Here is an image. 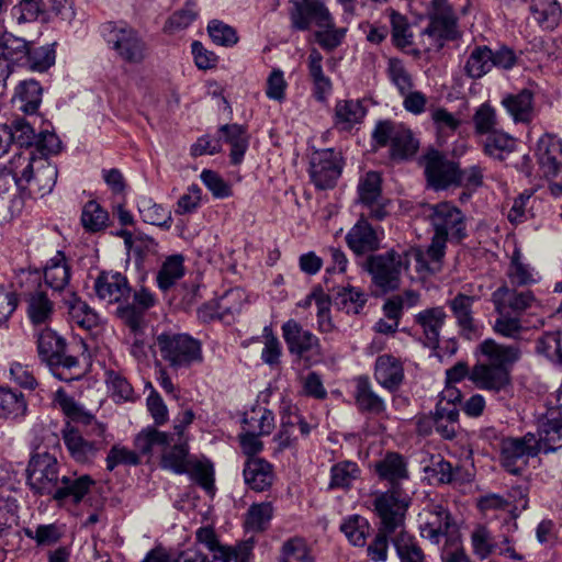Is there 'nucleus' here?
Here are the masks:
<instances>
[{
	"label": "nucleus",
	"mask_w": 562,
	"mask_h": 562,
	"mask_svg": "<svg viewBox=\"0 0 562 562\" xmlns=\"http://www.w3.org/2000/svg\"><path fill=\"white\" fill-rule=\"evenodd\" d=\"M497 317L493 325L494 331L505 338L519 339L527 327L524 325L521 316L506 313L505 311H495Z\"/></svg>",
	"instance_id": "obj_52"
},
{
	"label": "nucleus",
	"mask_w": 562,
	"mask_h": 562,
	"mask_svg": "<svg viewBox=\"0 0 562 562\" xmlns=\"http://www.w3.org/2000/svg\"><path fill=\"white\" fill-rule=\"evenodd\" d=\"M138 211L145 223L159 226L164 229L171 227V212L162 205L153 202L150 199H144L138 205Z\"/></svg>",
	"instance_id": "obj_53"
},
{
	"label": "nucleus",
	"mask_w": 562,
	"mask_h": 562,
	"mask_svg": "<svg viewBox=\"0 0 562 562\" xmlns=\"http://www.w3.org/2000/svg\"><path fill=\"white\" fill-rule=\"evenodd\" d=\"M183 261V256L172 255L162 262L156 277L157 285L161 291H168L184 276Z\"/></svg>",
	"instance_id": "obj_48"
},
{
	"label": "nucleus",
	"mask_w": 562,
	"mask_h": 562,
	"mask_svg": "<svg viewBox=\"0 0 562 562\" xmlns=\"http://www.w3.org/2000/svg\"><path fill=\"white\" fill-rule=\"evenodd\" d=\"M246 484L256 492H263L272 485V465L261 458H249L244 468Z\"/></svg>",
	"instance_id": "obj_34"
},
{
	"label": "nucleus",
	"mask_w": 562,
	"mask_h": 562,
	"mask_svg": "<svg viewBox=\"0 0 562 562\" xmlns=\"http://www.w3.org/2000/svg\"><path fill=\"white\" fill-rule=\"evenodd\" d=\"M157 303V299L146 288L133 293V302L116 306V316L128 327L134 335L142 334L145 326V313Z\"/></svg>",
	"instance_id": "obj_19"
},
{
	"label": "nucleus",
	"mask_w": 562,
	"mask_h": 562,
	"mask_svg": "<svg viewBox=\"0 0 562 562\" xmlns=\"http://www.w3.org/2000/svg\"><path fill=\"white\" fill-rule=\"evenodd\" d=\"M95 296L106 305H124L132 295L127 278L116 271H101L93 282Z\"/></svg>",
	"instance_id": "obj_18"
},
{
	"label": "nucleus",
	"mask_w": 562,
	"mask_h": 562,
	"mask_svg": "<svg viewBox=\"0 0 562 562\" xmlns=\"http://www.w3.org/2000/svg\"><path fill=\"white\" fill-rule=\"evenodd\" d=\"M447 239L434 235L430 245L426 250L417 247L405 248L409 261L414 259L417 263V271L435 273L440 270L442 258L446 254Z\"/></svg>",
	"instance_id": "obj_27"
},
{
	"label": "nucleus",
	"mask_w": 562,
	"mask_h": 562,
	"mask_svg": "<svg viewBox=\"0 0 562 562\" xmlns=\"http://www.w3.org/2000/svg\"><path fill=\"white\" fill-rule=\"evenodd\" d=\"M427 14L429 23L422 33L430 41L426 50L440 49L446 42L460 37L459 19L449 0H431Z\"/></svg>",
	"instance_id": "obj_5"
},
{
	"label": "nucleus",
	"mask_w": 562,
	"mask_h": 562,
	"mask_svg": "<svg viewBox=\"0 0 562 562\" xmlns=\"http://www.w3.org/2000/svg\"><path fill=\"white\" fill-rule=\"evenodd\" d=\"M327 25H321L314 33L315 41L317 44L327 52H333L341 45L347 29L337 27L333 15H330V22H325Z\"/></svg>",
	"instance_id": "obj_56"
},
{
	"label": "nucleus",
	"mask_w": 562,
	"mask_h": 562,
	"mask_svg": "<svg viewBox=\"0 0 562 562\" xmlns=\"http://www.w3.org/2000/svg\"><path fill=\"white\" fill-rule=\"evenodd\" d=\"M282 562H314L310 550L302 539L294 538L282 547Z\"/></svg>",
	"instance_id": "obj_64"
},
{
	"label": "nucleus",
	"mask_w": 562,
	"mask_h": 562,
	"mask_svg": "<svg viewBox=\"0 0 562 562\" xmlns=\"http://www.w3.org/2000/svg\"><path fill=\"white\" fill-rule=\"evenodd\" d=\"M409 263L406 249L401 252L391 249L385 254L370 256L367 260L368 271L374 283L383 289H395L401 273L408 269Z\"/></svg>",
	"instance_id": "obj_12"
},
{
	"label": "nucleus",
	"mask_w": 562,
	"mask_h": 562,
	"mask_svg": "<svg viewBox=\"0 0 562 562\" xmlns=\"http://www.w3.org/2000/svg\"><path fill=\"white\" fill-rule=\"evenodd\" d=\"M26 409V401L21 392L0 386V418H22L25 416Z\"/></svg>",
	"instance_id": "obj_47"
},
{
	"label": "nucleus",
	"mask_w": 562,
	"mask_h": 562,
	"mask_svg": "<svg viewBox=\"0 0 562 562\" xmlns=\"http://www.w3.org/2000/svg\"><path fill=\"white\" fill-rule=\"evenodd\" d=\"M470 380L481 390L498 393L510 385L509 370L477 362L470 371Z\"/></svg>",
	"instance_id": "obj_24"
},
{
	"label": "nucleus",
	"mask_w": 562,
	"mask_h": 562,
	"mask_svg": "<svg viewBox=\"0 0 562 562\" xmlns=\"http://www.w3.org/2000/svg\"><path fill=\"white\" fill-rule=\"evenodd\" d=\"M530 11L543 30H554L561 20L562 9L557 0H531Z\"/></svg>",
	"instance_id": "obj_42"
},
{
	"label": "nucleus",
	"mask_w": 562,
	"mask_h": 562,
	"mask_svg": "<svg viewBox=\"0 0 562 562\" xmlns=\"http://www.w3.org/2000/svg\"><path fill=\"white\" fill-rule=\"evenodd\" d=\"M364 115L366 110L359 100H339L335 105L334 125L340 131H350Z\"/></svg>",
	"instance_id": "obj_39"
},
{
	"label": "nucleus",
	"mask_w": 562,
	"mask_h": 562,
	"mask_svg": "<svg viewBox=\"0 0 562 562\" xmlns=\"http://www.w3.org/2000/svg\"><path fill=\"white\" fill-rule=\"evenodd\" d=\"M104 428L98 426L94 428V434L83 432L78 428L67 424L63 430L64 442L70 456L80 463H86L92 460L97 452L102 449V436Z\"/></svg>",
	"instance_id": "obj_15"
},
{
	"label": "nucleus",
	"mask_w": 562,
	"mask_h": 562,
	"mask_svg": "<svg viewBox=\"0 0 562 562\" xmlns=\"http://www.w3.org/2000/svg\"><path fill=\"white\" fill-rule=\"evenodd\" d=\"M8 169L16 186L38 196L53 191L58 176L57 167L45 157H36L33 150L14 155Z\"/></svg>",
	"instance_id": "obj_3"
},
{
	"label": "nucleus",
	"mask_w": 562,
	"mask_h": 562,
	"mask_svg": "<svg viewBox=\"0 0 562 562\" xmlns=\"http://www.w3.org/2000/svg\"><path fill=\"white\" fill-rule=\"evenodd\" d=\"M420 516L423 522L419 529L424 539L434 544L445 541L443 548L460 542L459 526L446 507L440 504H431Z\"/></svg>",
	"instance_id": "obj_8"
},
{
	"label": "nucleus",
	"mask_w": 562,
	"mask_h": 562,
	"mask_svg": "<svg viewBox=\"0 0 562 562\" xmlns=\"http://www.w3.org/2000/svg\"><path fill=\"white\" fill-rule=\"evenodd\" d=\"M386 75L401 95L414 89L413 76L401 59L394 57L389 59Z\"/></svg>",
	"instance_id": "obj_57"
},
{
	"label": "nucleus",
	"mask_w": 562,
	"mask_h": 562,
	"mask_svg": "<svg viewBox=\"0 0 562 562\" xmlns=\"http://www.w3.org/2000/svg\"><path fill=\"white\" fill-rule=\"evenodd\" d=\"M491 301L495 311H505L518 316H521L522 313L537 303L530 290L518 291L507 285L496 289L491 295Z\"/></svg>",
	"instance_id": "obj_23"
},
{
	"label": "nucleus",
	"mask_w": 562,
	"mask_h": 562,
	"mask_svg": "<svg viewBox=\"0 0 562 562\" xmlns=\"http://www.w3.org/2000/svg\"><path fill=\"white\" fill-rule=\"evenodd\" d=\"M108 45L126 63L138 64L146 56V44L138 33L125 25L108 22L102 26Z\"/></svg>",
	"instance_id": "obj_11"
},
{
	"label": "nucleus",
	"mask_w": 562,
	"mask_h": 562,
	"mask_svg": "<svg viewBox=\"0 0 562 562\" xmlns=\"http://www.w3.org/2000/svg\"><path fill=\"white\" fill-rule=\"evenodd\" d=\"M536 158L541 176L549 182V192L562 194V139L544 133L537 142Z\"/></svg>",
	"instance_id": "obj_7"
},
{
	"label": "nucleus",
	"mask_w": 562,
	"mask_h": 562,
	"mask_svg": "<svg viewBox=\"0 0 562 562\" xmlns=\"http://www.w3.org/2000/svg\"><path fill=\"white\" fill-rule=\"evenodd\" d=\"M482 137L483 153L490 158L504 160L508 154L515 150L516 139L504 131L496 130Z\"/></svg>",
	"instance_id": "obj_38"
},
{
	"label": "nucleus",
	"mask_w": 562,
	"mask_h": 562,
	"mask_svg": "<svg viewBox=\"0 0 562 562\" xmlns=\"http://www.w3.org/2000/svg\"><path fill=\"white\" fill-rule=\"evenodd\" d=\"M474 301L475 296L459 293L449 302V307L457 319V324L467 338L476 333V325L472 316Z\"/></svg>",
	"instance_id": "obj_37"
},
{
	"label": "nucleus",
	"mask_w": 562,
	"mask_h": 562,
	"mask_svg": "<svg viewBox=\"0 0 562 562\" xmlns=\"http://www.w3.org/2000/svg\"><path fill=\"white\" fill-rule=\"evenodd\" d=\"M42 87L35 80L22 81L16 88L13 97L14 105L26 114H33L42 102Z\"/></svg>",
	"instance_id": "obj_40"
},
{
	"label": "nucleus",
	"mask_w": 562,
	"mask_h": 562,
	"mask_svg": "<svg viewBox=\"0 0 562 562\" xmlns=\"http://www.w3.org/2000/svg\"><path fill=\"white\" fill-rule=\"evenodd\" d=\"M374 468L379 477L389 481L392 485L408 477L406 461L397 452H387Z\"/></svg>",
	"instance_id": "obj_41"
},
{
	"label": "nucleus",
	"mask_w": 562,
	"mask_h": 562,
	"mask_svg": "<svg viewBox=\"0 0 562 562\" xmlns=\"http://www.w3.org/2000/svg\"><path fill=\"white\" fill-rule=\"evenodd\" d=\"M34 337L36 339V349L40 360L48 366L59 379L70 380L71 378H63L55 372L59 368L70 370L77 368L79 364L76 357L67 355L65 338L49 327L36 329Z\"/></svg>",
	"instance_id": "obj_9"
},
{
	"label": "nucleus",
	"mask_w": 562,
	"mask_h": 562,
	"mask_svg": "<svg viewBox=\"0 0 562 562\" xmlns=\"http://www.w3.org/2000/svg\"><path fill=\"white\" fill-rule=\"evenodd\" d=\"M27 317L34 326L47 327L54 314V302L43 288L31 291L26 297Z\"/></svg>",
	"instance_id": "obj_33"
},
{
	"label": "nucleus",
	"mask_w": 562,
	"mask_h": 562,
	"mask_svg": "<svg viewBox=\"0 0 562 562\" xmlns=\"http://www.w3.org/2000/svg\"><path fill=\"white\" fill-rule=\"evenodd\" d=\"M493 68L492 49L488 46H475L464 64V72L471 79H480Z\"/></svg>",
	"instance_id": "obj_46"
},
{
	"label": "nucleus",
	"mask_w": 562,
	"mask_h": 562,
	"mask_svg": "<svg viewBox=\"0 0 562 562\" xmlns=\"http://www.w3.org/2000/svg\"><path fill=\"white\" fill-rule=\"evenodd\" d=\"M507 277L514 285H528L537 281L535 270L528 263L522 261V255L519 249H515L507 270Z\"/></svg>",
	"instance_id": "obj_55"
},
{
	"label": "nucleus",
	"mask_w": 562,
	"mask_h": 562,
	"mask_svg": "<svg viewBox=\"0 0 562 562\" xmlns=\"http://www.w3.org/2000/svg\"><path fill=\"white\" fill-rule=\"evenodd\" d=\"M134 443L143 454L158 449L161 452L160 465L164 469L178 474L186 470L187 457L190 453L186 424H176L170 430L148 426L135 437Z\"/></svg>",
	"instance_id": "obj_1"
},
{
	"label": "nucleus",
	"mask_w": 562,
	"mask_h": 562,
	"mask_svg": "<svg viewBox=\"0 0 562 562\" xmlns=\"http://www.w3.org/2000/svg\"><path fill=\"white\" fill-rule=\"evenodd\" d=\"M341 173V157L334 149L313 153L310 161V177L317 189L333 188Z\"/></svg>",
	"instance_id": "obj_16"
},
{
	"label": "nucleus",
	"mask_w": 562,
	"mask_h": 562,
	"mask_svg": "<svg viewBox=\"0 0 562 562\" xmlns=\"http://www.w3.org/2000/svg\"><path fill=\"white\" fill-rule=\"evenodd\" d=\"M94 483L95 482L88 474L80 476L63 475L58 483L57 491L52 498L60 506L78 505L90 492Z\"/></svg>",
	"instance_id": "obj_25"
},
{
	"label": "nucleus",
	"mask_w": 562,
	"mask_h": 562,
	"mask_svg": "<svg viewBox=\"0 0 562 562\" xmlns=\"http://www.w3.org/2000/svg\"><path fill=\"white\" fill-rule=\"evenodd\" d=\"M273 514L269 502L252 504L247 510L244 526L247 531L261 532L267 529Z\"/></svg>",
	"instance_id": "obj_54"
},
{
	"label": "nucleus",
	"mask_w": 562,
	"mask_h": 562,
	"mask_svg": "<svg viewBox=\"0 0 562 562\" xmlns=\"http://www.w3.org/2000/svg\"><path fill=\"white\" fill-rule=\"evenodd\" d=\"M479 350L485 358L486 364L503 367L510 371L512 366L520 359L521 351L516 345H502L493 339H485L479 345Z\"/></svg>",
	"instance_id": "obj_30"
},
{
	"label": "nucleus",
	"mask_w": 562,
	"mask_h": 562,
	"mask_svg": "<svg viewBox=\"0 0 562 562\" xmlns=\"http://www.w3.org/2000/svg\"><path fill=\"white\" fill-rule=\"evenodd\" d=\"M446 318L447 314L441 306L426 308L415 315V324L422 329L426 347L430 349L438 347Z\"/></svg>",
	"instance_id": "obj_29"
},
{
	"label": "nucleus",
	"mask_w": 562,
	"mask_h": 562,
	"mask_svg": "<svg viewBox=\"0 0 562 562\" xmlns=\"http://www.w3.org/2000/svg\"><path fill=\"white\" fill-rule=\"evenodd\" d=\"M372 137L381 147L390 144L393 158H408L418 148V142L414 138L411 130L391 121L379 122L372 132Z\"/></svg>",
	"instance_id": "obj_13"
},
{
	"label": "nucleus",
	"mask_w": 562,
	"mask_h": 562,
	"mask_svg": "<svg viewBox=\"0 0 562 562\" xmlns=\"http://www.w3.org/2000/svg\"><path fill=\"white\" fill-rule=\"evenodd\" d=\"M254 548V541L248 540L236 547H224L212 552V560L205 555V562H248Z\"/></svg>",
	"instance_id": "obj_60"
},
{
	"label": "nucleus",
	"mask_w": 562,
	"mask_h": 562,
	"mask_svg": "<svg viewBox=\"0 0 562 562\" xmlns=\"http://www.w3.org/2000/svg\"><path fill=\"white\" fill-rule=\"evenodd\" d=\"M291 3L289 18L294 31H308L313 25L318 29L330 22L331 13L322 0H291Z\"/></svg>",
	"instance_id": "obj_17"
},
{
	"label": "nucleus",
	"mask_w": 562,
	"mask_h": 562,
	"mask_svg": "<svg viewBox=\"0 0 562 562\" xmlns=\"http://www.w3.org/2000/svg\"><path fill=\"white\" fill-rule=\"evenodd\" d=\"M56 458L49 453L33 456L27 467V482L40 494L53 497L61 480Z\"/></svg>",
	"instance_id": "obj_14"
},
{
	"label": "nucleus",
	"mask_w": 562,
	"mask_h": 562,
	"mask_svg": "<svg viewBox=\"0 0 562 562\" xmlns=\"http://www.w3.org/2000/svg\"><path fill=\"white\" fill-rule=\"evenodd\" d=\"M222 138L231 146L229 158L233 165H239L249 146L247 128L239 124H224L218 128Z\"/></svg>",
	"instance_id": "obj_35"
},
{
	"label": "nucleus",
	"mask_w": 562,
	"mask_h": 562,
	"mask_svg": "<svg viewBox=\"0 0 562 562\" xmlns=\"http://www.w3.org/2000/svg\"><path fill=\"white\" fill-rule=\"evenodd\" d=\"M30 42L12 33L4 32L0 37V57L11 64L22 65L27 57Z\"/></svg>",
	"instance_id": "obj_45"
},
{
	"label": "nucleus",
	"mask_w": 562,
	"mask_h": 562,
	"mask_svg": "<svg viewBox=\"0 0 562 562\" xmlns=\"http://www.w3.org/2000/svg\"><path fill=\"white\" fill-rule=\"evenodd\" d=\"M11 15L18 24L35 21L46 22L50 18L40 0H21L12 7Z\"/></svg>",
	"instance_id": "obj_49"
},
{
	"label": "nucleus",
	"mask_w": 562,
	"mask_h": 562,
	"mask_svg": "<svg viewBox=\"0 0 562 562\" xmlns=\"http://www.w3.org/2000/svg\"><path fill=\"white\" fill-rule=\"evenodd\" d=\"M356 402L358 407L373 415H378L384 411L383 400L372 390L370 380L366 375L356 379Z\"/></svg>",
	"instance_id": "obj_43"
},
{
	"label": "nucleus",
	"mask_w": 562,
	"mask_h": 562,
	"mask_svg": "<svg viewBox=\"0 0 562 562\" xmlns=\"http://www.w3.org/2000/svg\"><path fill=\"white\" fill-rule=\"evenodd\" d=\"M425 175L428 184L435 190L446 189L461 181V171L456 162L447 159L438 150L425 156Z\"/></svg>",
	"instance_id": "obj_20"
},
{
	"label": "nucleus",
	"mask_w": 562,
	"mask_h": 562,
	"mask_svg": "<svg viewBox=\"0 0 562 562\" xmlns=\"http://www.w3.org/2000/svg\"><path fill=\"white\" fill-rule=\"evenodd\" d=\"M472 552L480 560H486L496 549L497 543L492 532L482 525H477L471 531Z\"/></svg>",
	"instance_id": "obj_58"
},
{
	"label": "nucleus",
	"mask_w": 562,
	"mask_h": 562,
	"mask_svg": "<svg viewBox=\"0 0 562 562\" xmlns=\"http://www.w3.org/2000/svg\"><path fill=\"white\" fill-rule=\"evenodd\" d=\"M43 277L45 284L54 292L65 293L69 296L71 279V265L63 251H57L45 265Z\"/></svg>",
	"instance_id": "obj_26"
},
{
	"label": "nucleus",
	"mask_w": 562,
	"mask_h": 562,
	"mask_svg": "<svg viewBox=\"0 0 562 562\" xmlns=\"http://www.w3.org/2000/svg\"><path fill=\"white\" fill-rule=\"evenodd\" d=\"M374 379L390 392L396 391L404 380L402 362L392 355L379 356L374 366Z\"/></svg>",
	"instance_id": "obj_31"
},
{
	"label": "nucleus",
	"mask_w": 562,
	"mask_h": 562,
	"mask_svg": "<svg viewBox=\"0 0 562 562\" xmlns=\"http://www.w3.org/2000/svg\"><path fill=\"white\" fill-rule=\"evenodd\" d=\"M282 336L290 353L300 359L308 360L307 353L321 357L319 339L310 330H305L296 321L289 319L282 325Z\"/></svg>",
	"instance_id": "obj_22"
},
{
	"label": "nucleus",
	"mask_w": 562,
	"mask_h": 562,
	"mask_svg": "<svg viewBox=\"0 0 562 562\" xmlns=\"http://www.w3.org/2000/svg\"><path fill=\"white\" fill-rule=\"evenodd\" d=\"M55 45L56 43L34 47L30 43L27 57L23 66L29 67L33 71H46L55 64Z\"/></svg>",
	"instance_id": "obj_50"
},
{
	"label": "nucleus",
	"mask_w": 562,
	"mask_h": 562,
	"mask_svg": "<svg viewBox=\"0 0 562 562\" xmlns=\"http://www.w3.org/2000/svg\"><path fill=\"white\" fill-rule=\"evenodd\" d=\"M390 18L394 45L401 49L412 45L413 33L411 32L407 19L396 11H391Z\"/></svg>",
	"instance_id": "obj_63"
},
{
	"label": "nucleus",
	"mask_w": 562,
	"mask_h": 562,
	"mask_svg": "<svg viewBox=\"0 0 562 562\" xmlns=\"http://www.w3.org/2000/svg\"><path fill=\"white\" fill-rule=\"evenodd\" d=\"M328 290L333 293L335 304L348 314H358L367 302L366 293L352 285H338Z\"/></svg>",
	"instance_id": "obj_44"
},
{
	"label": "nucleus",
	"mask_w": 562,
	"mask_h": 562,
	"mask_svg": "<svg viewBox=\"0 0 562 562\" xmlns=\"http://www.w3.org/2000/svg\"><path fill=\"white\" fill-rule=\"evenodd\" d=\"M501 103L515 123L530 124L537 116L535 95L529 89L507 94Z\"/></svg>",
	"instance_id": "obj_28"
},
{
	"label": "nucleus",
	"mask_w": 562,
	"mask_h": 562,
	"mask_svg": "<svg viewBox=\"0 0 562 562\" xmlns=\"http://www.w3.org/2000/svg\"><path fill=\"white\" fill-rule=\"evenodd\" d=\"M348 247L357 255L374 251L380 246V239L372 226L361 217L346 235Z\"/></svg>",
	"instance_id": "obj_32"
},
{
	"label": "nucleus",
	"mask_w": 562,
	"mask_h": 562,
	"mask_svg": "<svg viewBox=\"0 0 562 562\" xmlns=\"http://www.w3.org/2000/svg\"><path fill=\"white\" fill-rule=\"evenodd\" d=\"M546 428L538 435L528 432L520 438H505L501 445V464L503 468L514 474H521L530 458L538 456L539 452H550L554 450L550 441L555 436L561 438L562 424H546Z\"/></svg>",
	"instance_id": "obj_2"
},
{
	"label": "nucleus",
	"mask_w": 562,
	"mask_h": 562,
	"mask_svg": "<svg viewBox=\"0 0 562 562\" xmlns=\"http://www.w3.org/2000/svg\"><path fill=\"white\" fill-rule=\"evenodd\" d=\"M436 236L447 240L460 241L467 235L465 216L462 211L451 202H439L425 207Z\"/></svg>",
	"instance_id": "obj_10"
},
{
	"label": "nucleus",
	"mask_w": 562,
	"mask_h": 562,
	"mask_svg": "<svg viewBox=\"0 0 562 562\" xmlns=\"http://www.w3.org/2000/svg\"><path fill=\"white\" fill-rule=\"evenodd\" d=\"M380 173L369 171L360 179L358 193L360 203L369 210V216L381 221L387 215L389 200L382 195Z\"/></svg>",
	"instance_id": "obj_21"
},
{
	"label": "nucleus",
	"mask_w": 562,
	"mask_h": 562,
	"mask_svg": "<svg viewBox=\"0 0 562 562\" xmlns=\"http://www.w3.org/2000/svg\"><path fill=\"white\" fill-rule=\"evenodd\" d=\"M108 221V212L98 202L89 201L85 204L81 213V223L87 232L97 233L104 229Z\"/></svg>",
	"instance_id": "obj_59"
},
{
	"label": "nucleus",
	"mask_w": 562,
	"mask_h": 562,
	"mask_svg": "<svg viewBox=\"0 0 562 562\" xmlns=\"http://www.w3.org/2000/svg\"><path fill=\"white\" fill-rule=\"evenodd\" d=\"M64 303L68 308L70 319L77 326L91 330L100 324V317L86 302H83L75 292H69V296H64Z\"/></svg>",
	"instance_id": "obj_36"
},
{
	"label": "nucleus",
	"mask_w": 562,
	"mask_h": 562,
	"mask_svg": "<svg viewBox=\"0 0 562 562\" xmlns=\"http://www.w3.org/2000/svg\"><path fill=\"white\" fill-rule=\"evenodd\" d=\"M157 346L161 358L175 370L189 368L203 359L200 341L187 334L162 333L157 337Z\"/></svg>",
	"instance_id": "obj_6"
},
{
	"label": "nucleus",
	"mask_w": 562,
	"mask_h": 562,
	"mask_svg": "<svg viewBox=\"0 0 562 562\" xmlns=\"http://www.w3.org/2000/svg\"><path fill=\"white\" fill-rule=\"evenodd\" d=\"M497 124L496 110L488 103L481 104L473 114L474 132L481 137L496 131Z\"/></svg>",
	"instance_id": "obj_61"
},
{
	"label": "nucleus",
	"mask_w": 562,
	"mask_h": 562,
	"mask_svg": "<svg viewBox=\"0 0 562 562\" xmlns=\"http://www.w3.org/2000/svg\"><path fill=\"white\" fill-rule=\"evenodd\" d=\"M54 401L64 415L72 422H89L94 418L89 409L61 389L55 393Z\"/></svg>",
	"instance_id": "obj_51"
},
{
	"label": "nucleus",
	"mask_w": 562,
	"mask_h": 562,
	"mask_svg": "<svg viewBox=\"0 0 562 562\" xmlns=\"http://www.w3.org/2000/svg\"><path fill=\"white\" fill-rule=\"evenodd\" d=\"M374 506L381 518L382 529L369 546L368 553L373 561H384L389 547L386 533H392L403 526L408 507V498L403 496L396 488H393L378 496L374 501Z\"/></svg>",
	"instance_id": "obj_4"
},
{
	"label": "nucleus",
	"mask_w": 562,
	"mask_h": 562,
	"mask_svg": "<svg viewBox=\"0 0 562 562\" xmlns=\"http://www.w3.org/2000/svg\"><path fill=\"white\" fill-rule=\"evenodd\" d=\"M437 130L438 139L446 142L460 126L461 121L443 108L436 109L431 113Z\"/></svg>",
	"instance_id": "obj_62"
}]
</instances>
